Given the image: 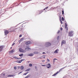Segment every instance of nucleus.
I'll return each mask as SVG.
<instances>
[{
	"label": "nucleus",
	"instance_id": "c03bdc74",
	"mask_svg": "<svg viewBox=\"0 0 78 78\" xmlns=\"http://www.w3.org/2000/svg\"><path fill=\"white\" fill-rule=\"evenodd\" d=\"M48 8V7H47L45 8V9H47Z\"/></svg>",
	"mask_w": 78,
	"mask_h": 78
},
{
	"label": "nucleus",
	"instance_id": "79ce46f5",
	"mask_svg": "<svg viewBox=\"0 0 78 78\" xmlns=\"http://www.w3.org/2000/svg\"><path fill=\"white\" fill-rule=\"evenodd\" d=\"M43 54H45V52H43Z\"/></svg>",
	"mask_w": 78,
	"mask_h": 78
},
{
	"label": "nucleus",
	"instance_id": "c9c22d12",
	"mask_svg": "<svg viewBox=\"0 0 78 78\" xmlns=\"http://www.w3.org/2000/svg\"><path fill=\"white\" fill-rule=\"evenodd\" d=\"M22 35H20L19 36V37H22Z\"/></svg>",
	"mask_w": 78,
	"mask_h": 78
},
{
	"label": "nucleus",
	"instance_id": "f257e3e1",
	"mask_svg": "<svg viewBox=\"0 0 78 78\" xmlns=\"http://www.w3.org/2000/svg\"><path fill=\"white\" fill-rule=\"evenodd\" d=\"M51 45V44L50 42H46L44 44V46L46 47H49Z\"/></svg>",
	"mask_w": 78,
	"mask_h": 78
},
{
	"label": "nucleus",
	"instance_id": "cd10ccee",
	"mask_svg": "<svg viewBox=\"0 0 78 78\" xmlns=\"http://www.w3.org/2000/svg\"><path fill=\"white\" fill-rule=\"evenodd\" d=\"M59 36H58L57 37V40H59Z\"/></svg>",
	"mask_w": 78,
	"mask_h": 78
},
{
	"label": "nucleus",
	"instance_id": "f03ea898",
	"mask_svg": "<svg viewBox=\"0 0 78 78\" xmlns=\"http://www.w3.org/2000/svg\"><path fill=\"white\" fill-rule=\"evenodd\" d=\"M19 51L20 52H22V53H25L27 51L24 50H23L22 48H20L19 49Z\"/></svg>",
	"mask_w": 78,
	"mask_h": 78
},
{
	"label": "nucleus",
	"instance_id": "f704fd0d",
	"mask_svg": "<svg viewBox=\"0 0 78 78\" xmlns=\"http://www.w3.org/2000/svg\"><path fill=\"white\" fill-rule=\"evenodd\" d=\"M14 69H15L16 70V69H17V67H16V66H15L14 67Z\"/></svg>",
	"mask_w": 78,
	"mask_h": 78
},
{
	"label": "nucleus",
	"instance_id": "72a5a7b5",
	"mask_svg": "<svg viewBox=\"0 0 78 78\" xmlns=\"http://www.w3.org/2000/svg\"><path fill=\"white\" fill-rule=\"evenodd\" d=\"M15 43H13L12 45V46H14V45H15Z\"/></svg>",
	"mask_w": 78,
	"mask_h": 78
},
{
	"label": "nucleus",
	"instance_id": "ea45409f",
	"mask_svg": "<svg viewBox=\"0 0 78 78\" xmlns=\"http://www.w3.org/2000/svg\"><path fill=\"white\" fill-rule=\"evenodd\" d=\"M22 72H21L19 73H18V74H20V73H22Z\"/></svg>",
	"mask_w": 78,
	"mask_h": 78
},
{
	"label": "nucleus",
	"instance_id": "b1692460",
	"mask_svg": "<svg viewBox=\"0 0 78 78\" xmlns=\"http://www.w3.org/2000/svg\"><path fill=\"white\" fill-rule=\"evenodd\" d=\"M27 73H28V72H27L26 73H24L23 75H27Z\"/></svg>",
	"mask_w": 78,
	"mask_h": 78
},
{
	"label": "nucleus",
	"instance_id": "09e8293b",
	"mask_svg": "<svg viewBox=\"0 0 78 78\" xmlns=\"http://www.w3.org/2000/svg\"><path fill=\"white\" fill-rule=\"evenodd\" d=\"M41 58H42L40 57V58H39V59H41Z\"/></svg>",
	"mask_w": 78,
	"mask_h": 78
},
{
	"label": "nucleus",
	"instance_id": "6ab92c4d",
	"mask_svg": "<svg viewBox=\"0 0 78 78\" xmlns=\"http://www.w3.org/2000/svg\"><path fill=\"white\" fill-rule=\"evenodd\" d=\"M56 58H54L53 59V64H55V60H56Z\"/></svg>",
	"mask_w": 78,
	"mask_h": 78
},
{
	"label": "nucleus",
	"instance_id": "864d4df0",
	"mask_svg": "<svg viewBox=\"0 0 78 78\" xmlns=\"http://www.w3.org/2000/svg\"><path fill=\"white\" fill-rule=\"evenodd\" d=\"M10 48H11V49H12V47H11Z\"/></svg>",
	"mask_w": 78,
	"mask_h": 78
},
{
	"label": "nucleus",
	"instance_id": "4468645a",
	"mask_svg": "<svg viewBox=\"0 0 78 78\" xmlns=\"http://www.w3.org/2000/svg\"><path fill=\"white\" fill-rule=\"evenodd\" d=\"M16 62H18V63H21V61L20 60H17L16 61Z\"/></svg>",
	"mask_w": 78,
	"mask_h": 78
},
{
	"label": "nucleus",
	"instance_id": "49530a36",
	"mask_svg": "<svg viewBox=\"0 0 78 78\" xmlns=\"http://www.w3.org/2000/svg\"><path fill=\"white\" fill-rule=\"evenodd\" d=\"M35 69H36L37 68V67L35 66Z\"/></svg>",
	"mask_w": 78,
	"mask_h": 78
},
{
	"label": "nucleus",
	"instance_id": "8fccbe9b",
	"mask_svg": "<svg viewBox=\"0 0 78 78\" xmlns=\"http://www.w3.org/2000/svg\"><path fill=\"white\" fill-rule=\"evenodd\" d=\"M22 30V28L20 29V30Z\"/></svg>",
	"mask_w": 78,
	"mask_h": 78
},
{
	"label": "nucleus",
	"instance_id": "4be33fe9",
	"mask_svg": "<svg viewBox=\"0 0 78 78\" xmlns=\"http://www.w3.org/2000/svg\"><path fill=\"white\" fill-rule=\"evenodd\" d=\"M23 54H20L19 55V56H23Z\"/></svg>",
	"mask_w": 78,
	"mask_h": 78
},
{
	"label": "nucleus",
	"instance_id": "423d86ee",
	"mask_svg": "<svg viewBox=\"0 0 78 78\" xmlns=\"http://www.w3.org/2000/svg\"><path fill=\"white\" fill-rule=\"evenodd\" d=\"M34 55V54L33 53H32L30 54H28L27 55L28 56H33Z\"/></svg>",
	"mask_w": 78,
	"mask_h": 78
},
{
	"label": "nucleus",
	"instance_id": "37998d69",
	"mask_svg": "<svg viewBox=\"0 0 78 78\" xmlns=\"http://www.w3.org/2000/svg\"><path fill=\"white\" fill-rule=\"evenodd\" d=\"M59 33V30H58V32H57V33Z\"/></svg>",
	"mask_w": 78,
	"mask_h": 78
},
{
	"label": "nucleus",
	"instance_id": "2eb2a0df",
	"mask_svg": "<svg viewBox=\"0 0 78 78\" xmlns=\"http://www.w3.org/2000/svg\"><path fill=\"white\" fill-rule=\"evenodd\" d=\"M66 44V41H63L62 42V44Z\"/></svg>",
	"mask_w": 78,
	"mask_h": 78
},
{
	"label": "nucleus",
	"instance_id": "6e6d98bb",
	"mask_svg": "<svg viewBox=\"0 0 78 78\" xmlns=\"http://www.w3.org/2000/svg\"><path fill=\"white\" fill-rule=\"evenodd\" d=\"M16 29H17V28L15 29V30H16Z\"/></svg>",
	"mask_w": 78,
	"mask_h": 78
},
{
	"label": "nucleus",
	"instance_id": "aec40b11",
	"mask_svg": "<svg viewBox=\"0 0 78 78\" xmlns=\"http://www.w3.org/2000/svg\"><path fill=\"white\" fill-rule=\"evenodd\" d=\"M65 28L66 30H68V27H67V26H65Z\"/></svg>",
	"mask_w": 78,
	"mask_h": 78
},
{
	"label": "nucleus",
	"instance_id": "a878e982",
	"mask_svg": "<svg viewBox=\"0 0 78 78\" xmlns=\"http://www.w3.org/2000/svg\"><path fill=\"white\" fill-rule=\"evenodd\" d=\"M62 21H64V18L63 17H62Z\"/></svg>",
	"mask_w": 78,
	"mask_h": 78
},
{
	"label": "nucleus",
	"instance_id": "de8ad7c7",
	"mask_svg": "<svg viewBox=\"0 0 78 78\" xmlns=\"http://www.w3.org/2000/svg\"><path fill=\"white\" fill-rule=\"evenodd\" d=\"M3 75L4 76H5V74H3Z\"/></svg>",
	"mask_w": 78,
	"mask_h": 78
},
{
	"label": "nucleus",
	"instance_id": "ddd939ff",
	"mask_svg": "<svg viewBox=\"0 0 78 78\" xmlns=\"http://www.w3.org/2000/svg\"><path fill=\"white\" fill-rule=\"evenodd\" d=\"M31 42L30 41H28L27 42H26V44H31Z\"/></svg>",
	"mask_w": 78,
	"mask_h": 78
},
{
	"label": "nucleus",
	"instance_id": "603ef678",
	"mask_svg": "<svg viewBox=\"0 0 78 78\" xmlns=\"http://www.w3.org/2000/svg\"><path fill=\"white\" fill-rule=\"evenodd\" d=\"M45 8L44 9V10H45Z\"/></svg>",
	"mask_w": 78,
	"mask_h": 78
},
{
	"label": "nucleus",
	"instance_id": "a211bd4d",
	"mask_svg": "<svg viewBox=\"0 0 78 78\" xmlns=\"http://www.w3.org/2000/svg\"><path fill=\"white\" fill-rule=\"evenodd\" d=\"M14 51V50H12L10 51V53H13Z\"/></svg>",
	"mask_w": 78,
	"mask_h": 78
},
{
	"label": "nucleus",
	"instance_id": "f8f14e48",
	"mask_svg": "<svg viewBox=\"0 0 78 78\" xmlns=\"http://www.w3.org/2000/svg\"><path fill=\"white\" fill-rule=\"evenodd\" d=\"M23 40H24V38H21V39H20L19 41L20 43V42H22V41H23Z\"/></svg>",
	"mask_w": 78,
	"mask_h": 78
},
{
	"label": "nucleus",
	"instance_id": "39448f33",
	"mask_svg": "<svg viewBox=\"0 0 78 78\" xmlns=\"http://www.w3.org/2000/svg\"><path fill=\"white\" fill-rule=\"evenodd\" d=\"M47 66L48 69H50L51 67V65H50V64L49 63L47 65Z\"/></svg>",
	"mask_w": 78,
	"mask_h": 78
},
{
	"label": "nucleus",
	"instance_id": "e433bc0d",
	"mask_svg": "<svg viewBox=\"0 0 78 78\" xmlns=\"http://www.w3.org/2000/svg\"><path fill=\"white\" fill-rule=\"evenodd\" d=\"M65 26H67V24H66V23H65Z\"/></svg>",
	"mask_w": 78,
	"mask_h": 78
},
{
	"label": "nucleus",
	"instance_id": "a18cd8bd",
	"mask_svg": "<svg viewBox=\"0 0 78 78\" xmlns=\"http://www.w3.org/2000/svg\"><path fill=\"white\" fill-rule=\"evenodd\" d=\"M42 66H45V65H42Z\"/></svg>",
	"mask_w": 78,
	"mask_h": 78
},
{
	"label": "nucleus",
	"instance_id": "dca6fc26",
	"mask_svg": "<svg viewBox=\"0 0 78 78\" xmlns=\"http://www.w3.org/2000/svg\"><path fill=\"white\" fill-rule=\"evenodd\" d=\"M15 75H8V77H9V76L10 77H12V76H14Z\"/></svg>",
	"mask_w": 78,
	"mask_h": 78
},
{
	"label": "nucleus",
	"instance_id": "3c124183",
	"mask_svg": "<svg viewBox=\"0 0 78 78\" xmlns=\"http://www.w3.org/2000/svg\"><path fill=\"white\" fill-rule=\"evenodd\" d=\"M3 75V73L1 74V75Z\"/></svg>",
	"mask_w": 78,
	"mask_h": 78
},
{
	"label": "nucleus",
	"instance_id": "9d476101",
	"mask_svg": "<svg viewBox=\"0 0 78 78\" xmlns=\"http://www.w3.org/2000/svg\"><path fill=\"white\" fill-rule=\"evenodd\" d=\"M58 51H59V50L57 49L54 52V53H58Z\"/></svg>",
	"mask_w": 78,
	"mask_h": 78
},
{
	"label": "nucleus",
	"instance_id": "bb28decb",
	"mask_svg": "<svg viewBox=\"0 0 78 78\" xmlns=\"http://www.w3.org/2000/svg\"><path fill=\"white\" fill-rule=\"evenodd\" d=\"M42 57L44 59H45V57L44 55L42 56Z\"/></svg>",
	"mask_w": 78,
	"mask_h": 78
},
{
	"label": "nucleus",
	"instance_id": "c756f323",
	"mask_svg": "<svg viewBox=\"0 0 78 78\" xmlns=\"http://www.w3.org/2000/svg\"><path fill=\"white\" fill-rule=\"evenodd\" d=\"M20 60L21 61V62H22V61H25V59H21Z\"/></svg>",
	"mask_w": 78,
	"mask_h": 78
},
{
	"label": "nucleus",
	"instance_id": "6e6552de",
	"mask_svg": "<svg viewBox=\"0 0 78 78\" xmlns=\"http://www.w3.org/2000/svg\"><path fill=\"white\" fill-rule=\"evenodd\" d=\"M13 58H15V59H18V60H19L21 59V58H18V57H13Z\"/></svg>",
	"mask_w": 78,
	"mask_h": 78
},
{
	"label": "nucleus",
	"instance_id": "4c0bfd02",
	"mask_svg": "<svg viewBox=\"0 0 78 78\" xmlns=\"http://www.w3.org/2000/svg\"><path fill=\"white\" fill-rule=\"evenodd\" d=\"M60 30H62V28H60Z\"/></svg>",
	"mask_w": 78,
	"mask_h": 78
},
{
	"label": "nucleus",
	"instance_id": "9b49d317",
	"mask_svg": "<svg viewBox=\"0 0 78 78\" xmlns=\"http://www.w3.org/2000/svg\"><path fill=\"white\" fill-rule=\"evenodd\" d=\"M58 73H59V72L58 71L56 73H54V74L52 75V76H56V75H57V74H58Z\"/></svg>",
	"mask_w": 78,
	"mask_h": 78
},
{
	"label": "nucleus",
	"instance_id": "a19ab883",
	"mask_svg": "<svg viewBox=\"0 0 78 78\" xmlns=\"http://www.w3.org/2000/svg\"><path fill=\"white\" fill-rule=\"evenodd\" d=\"M20 66H18V69H20Z\"/></svg>",
	"mask_w": 78,
	"mask_h": 78
},
{
	"label": "nucleus",
	"instance_id": "5fc2aeb1",
	"mask_svg": "<svg viewBox=\"0 0 78 78\" xmlns=\"http://www.w3.org/2000/svg\"><path fill=\"white\" fill-rule=\"evenodd\" d=\"M77 52H78V49H77Z\"/></svg>",
	"mask_w": 78,
	"mask_h": 78
},
{
	"label": "nucleus",
	"instance_id": "393cba45",
	"mask_svg": "<svg viewBox=\"0 0 78 78\" xmlns=\"http://www.w3.org/2000/svg\"><path fill=\"white\" fill-rule=\"evenodd\" d=\"M60 23H61V24H62V21H61V19H60Z\"/></svg>",
	"mask_w": 78,
	"mask_h": 78
},
{
	"label": "nucleus",
	"instance_id": "20e7f679",
	"mask_svg": "<svg viewBox=\"0 0 78 78\" xmlns=\"http://www.w3.org/2000/svg\"><path fill=\"white\" fill-rule=\"evenodd\" d=\"M3 48V46H0V52H2Z\"/></svg>",
	"mask_w": 78,
	"mask_h": 78
},
{
	"label": "nucleus",
	"instance_id": "473e14b6",
	"mask_svg": "<svg viewBox=\"0 0 78 78\" xmlns=\"http://www.w3.org/2000/svg\"><path fill=\"white\" fill-rule=\"evenodd\" d=\"M64 14V11L62 10V15H63V14Z\"/></svg>",
	"mask_w": 78,
	"mask_h": 78
},
{
	"label": "nucleus",
	"instance_id": "412c9836",
	"mask_svg": "<svg viewBox=\"0 0 78 78\" xmlns=\"http://www.w3.org/2000/svg\"><path fill=\"white\" fill-rule=\"evenodd\" d=\"M30 70V69H26L25 70V72H28V71H29Z\"/></svg>",
	"mask_w": 78,
	"mask_h": 78
},
{
	"label": "nucleus",
	"instance_id": "2f4dec72",
	"mask_svg": "<svg viewBox=\"0 0 78 78\" xmlns=\"http://www.w3.org/2000/svg\"><path fill=\"white\" fill-rule=\"evenodd\" d=\"M62 68L61 69H60L59 71V72H61V70H62Z\"/></svg>",
	"mask_w": 78,
	"mask_h": 78
},
{
	"label": "nucleus",
	"instance_id": "f3484780",
	"mask_svg": "<svg viewBox=\"0 0 78 78\" xmlns=\"http://www.w3.org/2000/svg\"><path fill=\"white\" fill-rule=\"evenodd\" d=\"M33 53H34V54H38V53H39V52H38L37 51H35Z\"/></svg>",
	"mask_w": 78,
	"mask_h": 78
},
{
	"label": "nucleus",
	"instance_id": "4d7b16f0",
	"mask_svg": "<svg viewBox=\"0 0 78 78\" xmlns=\"http://www.w3.org/2000/svg\"><path fill=\"white\" fill-rule=\"evenodd\" d=\"M62 27H64V26H62Z\"/></svg>",
	"mask_w": 78,
	"mask_h": 78
},
{
	"label": "nucleus",
	"instance_id": "5701e85b",
	"mask_svg": "<svg viewBox=\"0 0 78 78\" xmlns=\"http://www.w3.org/2000/svg\"><path fill=\"white\" fill-rule=\"evenodd\" d=\"M24 68L23 67V66H22L21 67V70H23V69Z\"/></svg>",
	"mask_w": 78,
	"mask_h": 78
},
{
	"label": "nucleus",
	"instance_id": "58836bf2",
	"mask_svg": "<svg viewBox=\"0 0 78 78\" xmlns=\"http://www.w3.org/2000/svg\"><path fill=\"white\" fill-rule=\"evenodd\" d=\"M42 61L43 62H45V60H43Z\"/></svg>",
	"mask_w": 78,
	"mask_h": 78
},
{
	"label": "nucleus",
	"instance_id": "0eeeda50",
	"mask_svg": "<svg viewBox=\"0 0 78 78\" xmlns=\"http://www.w3.org/2000/svg\"><path fill=\"white\" fill-rule=\"evenodd\" d=\"M25 50H27V51H29L30 50H31V48H25Z\"/></svg>",
	"mask_w": 78,
	"mask_h": 78
},
{
	"label": "nucleus",
	"instance_id": "c85d7f7f",
	"mask_svg": "<svg viewBox=\"0 0 78 78\" xmlns=\"http://www.w3.org/2000/svg\"><path fill=\"white\" fill-rule=\"evenodd\" d=\"M33 66V65H32V64H29V66H30V67H32V66Z\"/></svg>",
	"mask_w": 78,
	"mask_h": 78
},
{
	"label": "nucleus",
	"instance_id": "7c9ffc66",
	"mask_svg": "<svg viewBox=\"0 0 78 78\" xmlns=\"http://www.w3.org/2000/svg\"><path fill=\"white\" fill-rule=\"evenodd\" d=\"M47 61H48V62H50V60L48 59H47Z\"/></svg>",
	"mask_w": 78,
	"mask_h": 78
},
{
	"label": "nucleus",
	"instance_id": "7ed1b4c3",
	"mask_svg": "<svg viewBox=\"0 0 78 78\" xmlns=\"http://www.w3.org/2000/svg\"><path fill=\"white\" fill-rule=\"evenodd\" d=\"M69 36H71V37H72V36H73V31H70L69 34Z\"/></svg>",
	"mask_w": 78,
	"mask_h": 78
},
{
	"label": "nucleus",
	"instance_id": "1a4fd4ad",
	"mask_svg": "<svg viewBox=\"0 0 78 78\" xmlns=\"http://www.w3.org/2000/svg\"><path fill=\"white\" fill-rule=\"evenodd\" d=\"M5 34H8L9 33V32L8 30H5L4 32Z\"/></svg>",
	"mask_w": 78,
	"mask_h": 78
}]
</instances>
